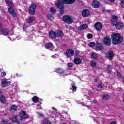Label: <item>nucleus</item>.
<instances>
[{
	"mask_svg": "<svg viewBox=\"0 0 124 124\" xmlns=\"http://www.w3.org/2000/svg\"><path fill=\"white\" fill-rule=\"evenodd\" d=\"M123 39L124 38L123 36H121L120 33H115L111 36L112 43L113 44H114V45H117V44L122 43V41H123Z\"/></svg>",
	"mask_w": 124,
	"mask_h": 124,
	"instance_id": "1",
	"label": "nucleus"
},
{
	"mask_svg": "<svg viewBox=\"0 0 124 124\" xmlns=\"http://www.w3.org/2000/svg\"><path fill=\"white\" fill-rule=\"evenodd\" d=\"M118 21V16H113L111 19V22L113 25H115V28L116 30H121L123 29L124 27V24L120 22H117Z\"/></svg>",
	"mask_w": 124,
	"mask_h": 124,
	"instance_id": "2",
	"label": "nucleus"
},
{
	"mask_svg": "<svg viewBox=\"0 0 124 124\" xmlns=\"http://www.w3.org/2000/svg\"><path fill=\"white\" fill-rule=\"evenodd\" d=\"M62 19L64 22H65L67 24H68L69 25H70V24H72V23L74 22L73 18L70 16H63Z\"/></svg>",
	"mask_w": 124,
	"mask_h": 124,
	"instance_id": "3",
	"label": "nucleus"
},
{
	"mask_svg": "<svg viewBox=\"0 0 124 124\" xmlns=\"http://www.w3.org/2000/svg\"><path fill=\"white\" fill-rule=\"evenodd\" d=\"M36 4L34 3H32L30 6L29 9V13L31 15H34L35 14V8H36Z\"/></svg>",
	"mask_w": 124,
	"mask_h": 124,
	"instance_id": "4",
	"label": "nucleus"
},
{
	"mask_svg": "<svg viewBox=\"0 0 124 124\" xmlns=\"http://www.w3.org/2000/svg\"><path fill=\"white\" fill-rule=\"evenodd\" d=\"M103 41V43L107 45V46H109L111 44V38L108 36L105 37Z\"/></svg>",
	"mask_w": 124,
	"mask_h": 124,
	"instance_id": "5",
	"label": "nucleus"
},
{
	"mask_svg": "<svg viewBox=\"0 0 124 124\" xmlns=\"http://www.w3.org/2000/svg\"><path fill=\"white\" fill-rule=\"evenodd\" d=\"M21 116L19 117V120L22 121V120H24L25 119H27V118H29V115L26 113V111L22 110L20 112Z\"/></svg>",
	"mask_w": 124,
	"mask_h": 124,
	"instance_id": "6",
	"label": "nucleus"
},
{
	"mask_svg": "<svg viewBox=\"0 0 124 124\" xmlns=\"http://www.w3.org/2000/svg\"><path fill=\"white\" fill-rule=\"evenodd\" d=\"M63 2L62 0H60L55 3L56 7L59 8V9H62L63 8Z\"/></svg>",
	"mask_w": 124,
	"mask_h": 124,
	"instance_id": "7",
	"label": "nucleus"
},
{
	"mask_svg": "<svg viewBox=\"0 0 124 124\" xmlns=\"http://www.w3.org/2000/svg\"><path fill=\"white\" fill-rule=\"evenodd\" d=\"M90 11L87 9L84 10L82 13V16L84 17H89L90 16Z\"/></svg>",
	"mask_w": 124,
	"mask_h": 124,
	"instance_id": "8",
	"label": "nucleus"
},
{
	"mask_svg": "<svg viewBox=\"0 0 124 124\" xmlns=\"http://www.w3.org/2000/svg\"><path fill=\"white\" fill-rule=\"evenodd\" d=\"M94 28L97 31H100L102 29V24L101 23L97 22L94 25Z\"/></svg>",
	"mask_w": 124,
	"mask_h": 124,
	"instance_id": "9",
	"label": "nucleus"
},
{
	"mask_svg": "<svg viewBox=\"0 0 124 124\" xmlns=\"http://www.w3.org/2000/svg\"><path fill=\"white\" fill-rule=\"evenodd\" d=\"M106 57L108 60H112L114 58V53L112 51H108L106 54Z\"/></svg>",
	"mask_w": 124,
	"mask_h": 124,
	"instance_id": "10",
	"label": "nucleus"
},
{
	"mask_svg": "<svg viewBox=\"0 0 124 124\" xmlns=\"http://www.w3.org/2000/svg\"><path fill=\"white\" fill-rule=\"evenodd\" d=\"M18 115H15L13 117L11 118V121L14 124H16L17 123H19V119H18Z\"/></svg>",
	"mask_w": 124,
	"mask_h": 124,
	"instance_id": "11",
	"label": "nucleus"
},
{
	"mask_svg": "<svg viewBox=\"0 0 124 124\" xmlns=\"http://www.w3.org/2000/svg\"><path fill=\"white\" fill-rule=\"evenodd\" d=\"M9 33V30L8 29H3L0 31V34L2 35H7Z\"/></svg>",
	"mask_w": 124,
	"mask_h": 124,
	"instance_id": "12",
	"label": "nucleus"
},
{
	"mask_svg": "<svg viewBox=\"0 0 124 124\" xmlns=\"http://www.w3.org/2000/svg\"><path fill=\"white\" fill-rule=\"evenodd\" d=\"M66 55L67 57H72L74 55V51L72 49H68L66 51Z\"/></svg>",
	"mask_w": 124,
	"mask_h": 124,
	"instance_id": "13",
	"label": "nucleus"
},
{
	"mask_svg": "<svg viewBox=\"0 0 124 124\" xmlns=\"http://www.w3.org/2000/svg\"><path fill=\"white\" fill-rule=\"evenodd\" d=\"M92 5L93 7L94 8H98V7H99L100 3L97 1H93L92 3Z\"/></svg>",
	"mask_w": 124,
	"mask_h": 124,
	"instance_id": "14",
	"label": "nucleus"
},
{
	"mask_svg": "<svg viewBox=\"0 0 124 124\" xmlns=\"http://www.w3.org/2000/svg\"><path fill=\"white\" fill-rule=\"evenodd\" d=\"M12 7H13V6H11L10 7V8H8V12L10 14H13L14 17H16V13H15L14 10Z\"/></svg>",
	"mask_w": 124,
	"mask_h": 124,
	"instance_id": "15",
	"label": "nucleus"
},
{
	"mask_svg": "<svg viewBox=\"0 0 124 124\" xmlns=\"http://www.w3.org/2000/svg\"><path fill=\"white\" fill-rule=\"evenodd\" d=\"M55 72L57 73H59V74H60L61 75L64 74V71H63V69H62V68H58L55 70Z\"/></svg>",
	"mask_w": 124,
	"mask_h": 124,
	"instance_id": "16",
	"label": "nucleus"
},
{
	"mask_svg": "<svg viewBox=\"0 0 124 124\" xmlns=\"http://www.w3.org/2000/svg\"><path fill=\"white\" fill-rule=\"evenodd\" d=\"M74 62L76 64H80L82 62V60L80 58L77 57L74 59Z\"/></svg>",
	"mask_w": 124,
	"mask_h": 124,
	"instance_id": "17",
	"label": "nucleus"
},
{
	"mask_svg": "<svg viewBox=\"0 0 124 124\" xmlns=\"http://www.w3.org/2000/svg\"><path fill=\"white\" fill-rule=\"evenodd\" d=\"M49 34L51 38H56V36H57L56 35V32H54L52 31H49Z\"/></svg>",
	"mask_w": 124,
	"mask_h": 124,
	"instance_id": "18",
	"label": "nucleus"
},
{
	"mask_svg": "<svg viewBox=\"0 0 124 124\" xmlns=\"http://www.w3.org/2000/svg\"><path fill=\"white\" fill-rule=\"evenodd\" d=\"M96 50L97 51H102L104 50V47H103L102 45H97L96 46Z\"/></svg>",
	"mask_w": 124,
	"mask_h": 124,
	"instance_id": "19",
	"label": "nucleus"
},
{
	"mask_svg": "<svg viewBox=\"0 0 124 124\" xmlns=\"http://www.w3.org/2000/svg\"><path fill=\"white\" fill-rule=\"evenodd\" d=\"M88 28V25L84 24L82 25L79 27L78 29L79 30H80V31H82L83 30H86Z\"/></svg>",
	"mask_w": 124,
	"mask_h": 124,
	"instance_id": "20",
	"label": "nucleus"
},
{
	"mask_svg": "<svg viewBox=\"0 0 124 124\" xmlns=\"http://www.w3.org/2000/svg\"><path fill=\"white\" fill-rule=\"evenodd\" d=\"M53 47V43H48L45 45V48L46 49H49V48H51Z\"/></svg>",
	"mask_w": 124,
	"mask_h": 124,
	"instance_id": "21",
	"label": "nucleus"
},
{
	"mask_svg": "<svg viewBox=\"0 0 124 124\" xmlns=\"http://www.w3.org/2000/svg\"><path fill=\"white\" fill-rule=\"evenodd\" d=\"M35 20L34 17H30L27 19V22L29 24H31Z\"/></svg>",
	"mask_w": 124,
	"mask_h": 124,
	"instance_id": "22",
	"label": "nucleus"
},
{
	"mask_svg": "<svg viewBox=\"0 0 124 124\" xmlns=\"http://www.w3.org/2000/svg\"><path fill=\"white\" fill-rule=\"evenodd\" d=\"M55 34L56 36H62V35H63V33L61 31H57L55 32Z\"/></svg>",
	"mask_w": 124,
	"mask_h": 124,
	"instance_id": "23",
	"label": "nucleus"
},
{
	"mask_svg": "<svg viewBox=\"0 0 124 124\" xmlns=\"http://www.w3.org/2000/svg\"><path fill=\"white\" fill-rule=\"evenodd\" d=\"M2 86L3 87H6V86H8V84H9V82L6 81L5 80H3L1 82Z\"/></svg>",
	"mask_w": 124,
	"mask_h": 124,
	"instance_id": "24",
	"label": "nucleus"
},
{
	"mask_svg": "<svg viewBox=\"0 0 124 124\" xmlns=\"http://www.w3.org/2000/svg\"><path fill=\"white\" fill-rule=\"evenodd\" d=\"M6 3L9 5V7L11 6H14L13 3L11 1V0H5Z\"/></svg>",
	"mask_w": 124,
	"mask_h": 124,
	"instance_id": "25",
	"label": "nucleus"
},
{
	"mask_svg": "<svg viewBox=\"0 0 124 124\" xmlns=\"http://www.w3.org/2000/svg\"><path fill=\"white\" fill-rule=\"evenodd\" d=\"M17 108L18 107L16 106V105H13L12 106L10 111L11 112H12V111H16Z\"/></svg>",
	"mask_w": 124,
	"mask_h": 124,
	"instance_id": "26",
	"label": "nucleus"
},
{
	"mask_svg": "<svg viewBox=\"0 0 124 124\" xmlns=\"http://www.w3.org/2000/svg\"><path fill=\"white\" fill-rule=\"evenodd\" d=\"M0 100L2 103H5V102H6L5 97L3 95L0 96Z\"/></svg>",
	"mask_w": 124,
	"mask_h": 124,
	"instance_id": "27",
	"label": "nucleus"
},
{
	"mask_svg": "<svg viewBox=\"0 0 124 124\" xmlns=\"http://www.w3.org/2000/svg\"><path fill=\"white\" fill-rule=\"evenodd\" d=\"M91 66H92V67H95V66H96V62H95V61L94 60H93L91 62V63H90Z\"/></svg>",
	"mask_w": 124,
	"mask_h": 124,
	"instance_id": "28",
	"label": "nucleus"
},
{
	"mask_svg": "<svg viewBox=\"0 0 124 124\" xmlns=\"http://www.w3.org/2000/svg\"><path fill=\"white\" fill-rule=\"evenodd\" d=\"M98 57V54L97 53H92L91 54V58L92 59H97Z\"/></svg>",
	"mask_w": 124,
	"mask_h": 124,
	"instance_id": "29",
	"label": "nucleus"
},
{
	"mask_svg": "<svg viewBox=\"0 0 124 124\" xmlns=\"http://www.w3.org/2000/svg\"><path fill=\"white\" fill-rule=\"evenodd\" d=\"M102 99H104V100H107L109 99V96L107 94H105L103 95L102 97Z\"/></svg>",
	"mask_w": 124,
	"mask_h": 124,
	"instance_id": "30",
	"label": "nucleus"
},
{
	"mask_svg": "<svg viewBox=\"0 0 124 124\" xmlns=\"http://www.w3.org/2000/svg\"><path fill=\"white\" fill-rule=\"evenodd\" d=\"M112 69H113V67L111 65H108L107 69V71L108 72V73H110L111 71H112Z\"/></svg>",
	"mask_w": 124,
	"mask_h": 124,
	"instance_id": "31",
	"label": "nucleus"
},
{
	"mask_svg": "<svg viewBox=\"0 0 124 124\" xmlns=\"http://www.w3.org/2000/svg\"><path fill=\"white\" fill-rule=\"evenodd\" d=\"M50 13L52 14H56V12H57V11L56 10V9L54 8H50Z\"/></svg>",
	"mask_w": 124,
	"mask_h": 124,
	"instance_id": "32",
	"label": "nucleus"
},
{
	"mask_svg": "<svg viewBox=\"0 0 124 124\" xmlns=\"http://www.w3.org/2000/svg\"><path fill=\"white\" fill-rule=\"evenodd\" d=\"M38 97L37 96H34L32 98V101L33 102H34L35 103H36V102H37V101H38Z\"/></svg>",
	"mask_w": 124,
	"mask_h": 124,
	"instance_id": "33",
	"label": "nucleus"
},
{
	"mask_svg": "<svg viewBox=\"0 0 124 124\" xmlns=\"http://www.w3.org/2000/svg\"><path fill=\"white\" fill-rule=\"evenodd\" d=\"M89 47H94V46H95V43L91 42L89 43Z\"/></svg>",
	"mask_w": 124,
	"mask_h": 124,
	"instance_id": "34",
	"label": "nucleus"
},
{
	"mask_svg": "<svg viewBox=\"0 0 124 124\" xmlns=\"http://www.w3.org/2000/svg\"><path fill=\"white\" fill-rule=\"evenodd\" d=\"M38 118H42L44 116V114L40 113V112H37Z\"/></svg>",
	"mask_w": 124,
	"mask_h": 124,
	"instance_id": "35",
	"label": "nucleus"
},
{
	"mask_svg": "<svg viewBox=\"0 0 124 124\" xmlns=\"http://www.w3.org/2000/svg\"><path fill=\"white\" fill-rule=\"evenodd\" d=\"M47 18L49 20H52L54 19V17L53 16H52V15L49 14L47 16Z\"/></svg>",
	"mask_w": 124,
	"mask_h": 124,
	"instance_id": "36",
	"label": "nucleus"
},
{
	"mask_svg": "<svg viewBox=\"0 0 124 124\" xmlns=\"http://www.w3.org/2000/svg\"><path fill=\"white\" fill-rule=\"evenodd\" d=\"M75 1V0H68L67 1V2L68 3V4H71L72 3H73Z\"/></svg>",
	"mask_w": 124,
	"mask_h": 124,
	"instance_id": "37",
	"label": "nucleus"
},
{
	"mask_svg": "<svg viewBox=\"0 0 124 124\" xmlns=\"http://www.w3.org/2000/svg\"><path fill=\"white\" fill-rule=\"evenodd\" d=\"M87 38H88V39H91V38H93V34L89 33L87 35Z\"/></svg>",
	"mask_w": 124,
	"mask_h": 124,
	"instance_id": "38",
	"label": "nucleus"
},
{
	"mask_svg": "<svg viewBox=\"0 0 124 124\" xmlns=\"http://www.w3.org/2000/svg\"><path fill=\"white\" fill-rule=\"evenodd\" d=\"M72 87L73 91L74 92H76V90H77L76 86H75V85L74 84H72Z\"/></svg>",
	"mask_w": 124,
	"mask_h": 124,
	"instance_id": "39",
	"label": "nucleus"
},
{
	"mask_svg": "<svg viewBox=\"0 0 124 124\" xmlns=\"http://www.w3.org/2000/svg\"><path fill=\"white\" fill-rule=\"evenodd\" d=\"M42 124H51V122L49 121H44Z\"/></svg>",
	"mask_w": 124,
	"mask_h": 124,
	"instance_id": "40",
	"label": "nucleus"
},
{
	"mask_svg": "<svg viewBox=\"0 0 124 124\" xmlns=\"http://www.w3.org/2000/svg\"><path fill=\"white\" fill-rule=\"evenodd\" d=\"M117 77L119 79H121L122 78V75H121V73L120 72H117Z\"/></svg>",
	"mask_w": 124,
	"mask_h": 124,
	"instance_id": "41",
	"label": "nucleus"
},
{
	"mask_svg": "<svg viewBox=\"0 0 124 124\" xmlns=\"http://www.w3.org/2000/svg\"><path fill=\"white\" fill-rule=\"evenodd\" d=\"M1 124H7V121L3 120L2 121H1Z\"/></svg>",
	"mask_w": 124,
	"mask_h": 124,
	"instance_id": "42",
	"label": "nucleus"
},
{
	"mask_svg": "<svg viewBox=\"0 0 124 124\" xmlns=\"http://www.w3.org/2000/svg\"><path fill=\"white\" fill-rule=\"evenodd\" d=\"M68 67H73V64L71 62H69L68 64Z\"/></svg>",
	"mask_w": 124,
	"mask_h": 124,
	"instance_id": "43",
	"label": "nucleus"
},
{
	"mask_svg": "<svg viewBox=\"0 0 124 124\" xmlns=\"http://www.w3.org/2000/svg\"><path fill=\"white\" fill-rule=\"evenodd\" d=\"M1 75L2 77H4V76L6 75V73H5V72H3L1 73Z\"/></svg>",
	"mask_w": 124,
	"mask_h": 124,
	"instance_id": "44",
	"label": "nucleus"
},
{
	"mask_svg": "<svg viewBox=\"0 0 124 124\" xmlns=\"http://www.w3.org/2000/svg\"><path fill=\"white\" fill-rule=\"evenodd\" d=\"M58 57H59V55L55 54L54 55L52 56L51 58H53V59H56V58H58Z\"/></svg>",
	"mask_w": 124,
	"mask_h": 124,
	"instance_id": "45",
	"label": "nucleus"
},
{
	"mask_svg": "<svg viewBox=\"0 0 124 124\" xmlns=\"http://www.w3.org/2000/svg\"><path fill=\"white\" fill-rule=\"evenodd\" d=\"M97 87L99 89H102V88H103V85H102V84H99L98 85H97Z\"/></svg>",
	"mask_w": 124,
	"mask_h": 124,
	"instance_id": "46",
	"label": "nucleus"
},
{
	"mask_svg": "<svg viewBox=\"0 0 124 124\" xmlns=\"http://www.w3.org/2000/svg\"><path fill=\"white\" fill-rule=\"evenodd\" d=\"M61 10L60 11V14H63L64 13V11H63V8L61 9Z\"/></svg>",
	"mask_w": 124,
	"mask_h": 124,
	"instance_id": "47",
	"label": "nucleus"
},
{
	"mask_svg": "<svg viewBox=\"0 0 124 124\" xmlns=\"http://www.w3.org/2000/svg\"><path fill=\"white\" fill-rule=\"evenodd\" d=\"M121 4L122 5V7L124 8V0H121Z\"/></svg>",
	"mask_w": 124,
	"mask_h": 124,
	"instance_id": "48",
	"label": "nucleus"
},
{
	"mask_svg": "<svg viewBox=\"0 0 124 124\" xmlns=\"http://www.w3.org/2000/svg\"><path fill=\"white\" fill-rule=\"evenodd\" d=\"M62 1L64 3L68 4V3L67 2V1H68V0H62Z\"/></svg>",
	"mask_w": 124,
	"mask_h": 124,
	"instance_id": "49",
	"label": "nucleus"
},
{
	"mask_svg": "<svg viewBox=\"0 0 124 124\" xmlns=\"http://www.w3.org/2000/svg\"><path fill=\"white\" fill-rule=\"evenodd\" d=\"M91 102H92V103L95 104V103H96V101H95V100H93L91 101Z\"/></svg>",
	"mask_w": 124,
	"mask_h": 124,
	"instance_id": "50",
	"label": "nucleus"
},
{
	"mask_svg": "<svg viewBox=\"0 0 124 124\" xmlns=\"http://www.w3.org/2000/svg\"><path fill=\"white\" fill-rule=\"evenodd\" d=\"M110 2H115L116 1V0H110Z\"/></svg>",
	"mask_w": 124,
	"mask_h": 124,
	"instance_id": "51",
	"label": "nucleus"
},
{
	"mask_svg": "<svg viewBox=\"0 0 124 124\" xmlns=\"http://www.w3.org/2000/svg\"><path fill=\"white\" fill-rule=\"evenodd\" d=\"M1 27H2V25H1V23L0 22V30L1 29Z\"/></svg>",
	"mask_w": 124,
	"mask_h": 124,
	"instance_id": "52",
	"label": "nucleus"
},
{
	"mask_svg": "<svg viewBox=\"0 0 124 124\" xmlns=\"http://www.w3.org/2000/svg\"><path fill=\"white\" fill-rule=\"evenodd\" d=\"M52 110H57V109H56V108H55V107H52Z\"/></svg>",
	"mask_w": 124,
	"mask_h": 124,
	"instance_id": "53",
	"label": "nucleus"
},
{
	"mask_svg": "<svg viewBox=\"0 0 124 124\" xmlns=\"http://www.w3.org/2000/svg\"><path fill=\"white\" fill-rule=\"evenodd\" d=\"M0 93H1V91H0Z\"/></svg>",
	"mask_w": 124,
	"mask_h": 124,
	"instance_id": "54",
	"label": "nucleus"
},
{
	"mask_svg": "<svg viewBox=\"0 0 124 124\" xmlns=\"http://www.w3.org/2000/svg\"><path fill=\"white\" fill-rule=\"evenodd\" d=\"M87 107H88V108H89V106H87Z\"/></svg>",
	"mask_w": 124,
	"mask_h": 124,
	"instance_id": "55",
	"label": "nucleus"
},
{
	"mask_svg": "<svg viewBox=\"0 0 124 124\" xmlns=\"http://www.w3.org/2000/svg\"><path fill=\"white\" fill-rule=\"evenodd\" d=\"M24 28H25V25H24Z\"/></svg>",
	"mask_w": 124,
	"mask_h": 124,
	"instance_id": "56",
	"label": "nucleus"
}]
</instances>
